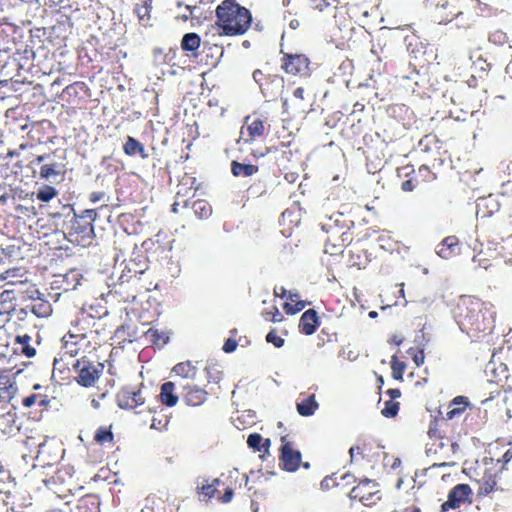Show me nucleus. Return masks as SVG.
<instances>
[{"mask_svg": "<svg viewBox=\"0 0 512 512\" xmlns=\"http://www.w3.org/2000/svg\"><path fill=\"white\" fill-rule=\"evenodd\" d=\"M17 388L8 371H0V391H3L8 398L13 397Z\"/></svg>", "mask_w": 512, "mask_h": 512, "instance_id": "nucleus-37", "label": "nucleus"}, {"mask_svg": "<svg viewBox=\"0 0 512 512\" xmlns=\"http://www.w3.org/2000/svg\"><path fill=\"white\" fill-rule=\"evenodd\" d=\"M478 483V496L485 497L496 491H504L498 485V473L493 469H486L482 477L477 480Z\"/></svg>", "mask_w": 512, "mask_h": 512, "instance_id": "nucleus-17", "label": "nucleus"}, {"mask_svg": "<svg viewBox=\"0 0 512 512\" xmlns=\"http://www.w3.org/2000/svg\"><path fill=\"white\" fill-rule=\"evenodd\" d=\"M146 336L154 345L163 346L169 342L167 333L156 328H150L146 332Z\"/></svg>", "mask_w": 512, "mask_h": 512, "instance_id": "nucleus-44", "label": "nucleus"}, {"mask_svg": "<svg viewBox=\"0 0 512 512\" xmlns=\"http://www.w3.org/2000/svg\"><path fill=\"white\" fill-rule=\"evenodd\" d=\"M406 369V363L400 361L396 355L391 357V375L395 380H403V374Z\"/></svg>", "mask_w": 512, "mask_h": 512, "instance_id": "nucleus-47", "label": "nucleus"}, {"mask_svg": "<svg viewBox=\"0 0 512 512\" xmlns=\"http://www.w3.org/2000/svg\"><path fill=\"white\" fill-rule=\"evenodd\" d=\"M179 205H182L183 207H186L188 205V200L187 198H177V196L175 195V201L174 203L172 204L171 206V211L176 213L178 211V206Z\"/></svg>", "mask_w": 512, "mask_h": 512, "instance_id": "nucleus-62", "label": "nucleus"}, {"mask_svg": "<svg viewBox=\"0 0 512 512\" xmlns=\"http://www.w3.org/2000/svg\"><path fill=\"white\" fill-rule=\"evenodd\" d=\"M0 280L7 284H23L26 281L25 273L20 268L7 269L0 273Z\"/></svg>", "mask_w": 512, "mask_h": 512, "instance_id": "nucleus-36", "label": "nucleus"}, {"mask_svg": "<svg viewBox=\"0 0 512 512\" xmlns=\"http://www.w3.org/2000/svg\"><path fill=\"white\" fill-rule=\"evenodd\" d=\"M472 494V489L468 484H458L454 486L449 494L447 500L441 505V511L446 512L449 509L460 508L462 504L471 502L469 499Z\"/></svg>", "mask_w": 512, "mask_h": 512, "instance_id": "nucleus-15", "label": "nucleus"}, {"mask_svg": "<svg viewBox=\"0 0 512 512\" xmlns=\"http://www.w3.org/2000/svg\"><path fill=\"white\" fill-rule=\"evenodd\" d=\"M47 402L48 401L45 396H39L37 394H30L22 399V405L24 407H31L36 403L40 406H44L47 404Z\"/></svg>", "mask_w": 512, "mask_h": 512, "instance_id": "nucleus-51", "label": "nucleus"}, {"mask_svg": "<svg viewBox=\"0 0 512 512\" xmlns=\"http://www.w3.org/2000/svg\"><path fill=\"white\" fill-rule=\"evenodd\" d=\"M428 435H429L430 438H436V439L440 438V435H439L438 430H437V422H436V420H434L432 422L431 426L429 427Z\"/></svg>", "mask_w": 512, "mask_h": 512, "instance_id": "nucleus-64", "label": "nucleus"}, {"mask_svg": "<svg viewBox=\"0 0 512 512\" xmlns=\"http://www.w3.org/2000/svg\"><path fill=\"white\" fill-rule=\"evenodd\" d=\"M158 398L162 404L172 407L178 401V395L175 392V384L172 381H166L160 385V394H158Z\"/></svg>", "mask_w": 512, "mask_h": 512, "instance_id": "nucleus-27", "label": "nucleus"}, {"mask_svg": "<svg viewBox=\"0 0 512 512\" xmlns=\"http://www.w3.org/2000/svg\"><path fill=\"white\" fill-rule=\"evenodd\" d=\"M215 24L220 35L245 34L252 24L251 11L236 0H222L215 9Z\"/></svg>", "mask_w": 512, "mask_h": 512, "instance_id": "nucleus-2", "label": "nucleus"}, {"mask_svg": "<svg viewBox=\"0 0 512 512\" xmlns=\"http://www.w3.org/2000/svg\"><path fill=\"white\" fill-rule=\"evenodd\" d=\"M280 462L282 468L287 472L297 471L302 463V454L294 449L288 436L281 437Z\"/></svg>", "mask_w": 512, "mask_h": 512, "instance_id": "nucleus-14", "label": "nucleus"}, {"mask_svg": "<svg viewBox=\"0 0 512 512\" xmlns=\"http://www.w3.org/2000/svg\"><path fill=\"white\" fill-rule=\"evenodd\" d=\"M82 275L77 270H71L63 276V290H74L80 284Z\"/></svg>", "mask_w": 512, "mask_h": 512, "instance_id": "nucleus-42", "label": "nucleus"}, {"mask_svg": "<svg viewBox=\"0 0 512 512\" xmlns=\"http://www.w3.org/2000/svg\"><path fill=\"white\" fill-rule=\"evenodd\" d=\"M237 341L234 337H230L226 339V341L223 344L222 350L226 353L234 352L237 348Z\"/></svg>", "mask_w": 512, "mask_h": 512, "instance_id": "nucleus-59", "label": "nucleus"}, {"mask_svg": "<svg viewBox=\"0 0 512 512\" xmlns=\"http://www.w3.org/2000/svg\"><path fill=\"white\" fill-rule=\"evenodd\" d=\"M469 404L470 402L467 396H456L449 403L446 417L448 419H455V417H460L466 411V408L469 406Z\"/></svg>", "mask_w": 512, "mask_h": 512, "instance_id": "nucleus-26", "label": "nucleus"}, {"mask_svg": "<svg viewBox=\"0 0 512 512\" xmlns=\"http://www.w3.org/2000/svg\"><path fill=\"white\" fill-rule=\"evenodd\" d=\"M247 191L252 195H261L266 192V185L265 183L259 181L257 183L251 184Z\"/></svg>", "mask_w": 512, "mask_h": 512, "instance_id": "nucleus-57", "label": "nucleus"}, {"mask_svg": "<svg viewBox=\"0 0 512 512\" xmlns=\"http://www.w3.org/2000/svg\"><path fill=\"white\" fill-rule=\"evenodd\" d=\"M258 170H259V167L254 164L241 163L236 160H233L231 162V173L236 177H239V176L248 177V176H251V175L257 173Z\"/></svg>", "mask_w": 512, "mask_h": 512, "instance_id": "nucleus-33", "label": "nucleus"}, {"mask_svg": "<svg viewBox=\"0 0 512 512\" xmlns=\"http://www.w3.org/2000/svg\"><path fill=\"white\" fill-rule=\"evenodd\" d=\"M460 329L470 337L479 339L494 329L495 312L475 296H462L454 310Z\"/></svg>", "mask_w": 512, "mask_h": 512, "instance_id": "nucleus-1", "label": "nucleus"}, {"mask_svg": "<svg viewBox=\"0 0 512 512\" xmlns=\"http://www.w3.org/2000/svg\"><path fill=\"white\" fill-rule=\"evenodd\" d=\"M350 497L365 506H372L381 500L382 494L377 482L363 479L350 490Z\"/></svg>", "mask_w": 512, "mask_h": 512, "instance_id": "nucleus-12", "label": "nucleus"}, {"mask_svg": "<svg viewBox=\"0 0 512 512\" xmlns=\"http://www.w3.org/2000/svg\"><path fill=\"white\" fill-rule=\"evenodd\" d=\"M399 402L389 399L384 402V407L381 410L383 417H394L399 411Z\"/></svg>", "mask_w": 512, "mask_h": 512, "instance_id": "nucleus-50", "label": "nucleus"}, {"mask_svg": "<svg viewBox=\"0 0 512 512\" xmlns=\"http://www.w3.org/2000/svg\"><path fill=\"white\" fill-rule=\"evenodd\" d=\"M408 353L412 356V359L416 366H421L424 363L425 355L422 349L410 348Z\"/></svg>", "mask_w": 512, "mask_h": 512, "instance_id": "nucleus-56", "label": "nucleus"}, {"mask_svg": "<svg viewBox=\"0 0 512 512\" xmlns=\"http://www.w3.org/2000/svg\"><path fill=\"white\" fill-rule=\"evenodd\" d=\"M290 106L296 114H307L311 111L312 104L306 97V92L303 87H298L294 90L290 100Z\"/></svg>", "mask_w": 512, "mask_h": 512, "instance_id": "nucleus-22", "label": "nucleus"}, {"mask_svg": "<svg viewBox=\"0 0 512 512\" xmlns=\"http://www.w3.org/2000/svg\"><path fill=\"white\" fill-rule=\"evenodd\" d=\"M464 15L466 16L465 20L460 22L458 26L468 28L474 22V12L461 10L459 0H446L443 4L437 5L434 12V19L442 24L448 23L453 19H459Z\"/></svg>", "mask_w": 512, "mask_h": 512, "instance_id": "nucleus-6", "label": "nucleus"}, {"mask_svg": "<svg viewBox=\"0 0 512 512\" xmlns=\"http://www.w3.org/2000/svg\"><path fill=\"white\" fill-rule=\"evenodd\" d=\"M100 499L95 494L81 497L76 505V512H100Z\"/></svg>", "mask_w": 512, "mask_h": 512, "instance_id": "nucleus-28", "label": "nucleus"}, {"mask_svg": "<svg viewBox=\"0 0 512 512\" xmlns=\"http://www.w3.org/2000/svg\"><path fill=\"white\" fill-rule=\"evenodd\" d=\"M86 318H82V319H79L74 325H73V329L72 330H69V332H74V333H86L88 335V332L84 329V327H82V324H85L86 322Z\"/></svg>", "mask_w": 512, "mask_h": 512, "instance_id": "nucleus-60", "label": "nucleus"}, {"mask_svg": "<svg viewBox=\"0 0 512 512\" xmlns=\"http://www.w3.org/2000/svg\"><path fill=\"white\" fill-rule=\"evenodd\" d=\"M123 150L127 156H135L138 154L143 159L148 158V154L145 151L143 143L132 136H128L126 138V142L123 145Z\"/></svg>", "mask_w": 512, "mask_h": 512, "instance_id": "nucleus-30", "label": "nucleus"}, {"mask_svg": "<svg viewBox=\"0 0 512 512\" xmlns=\"http://www.w3.org/2000/svg\"><path fill=\"white\" fill-rule=\"evenodd\" d=\"M322 229L326 232L324 242L327 254L339 255L353 241V232L345 223H341L339 217H328L327 221L322 223Z\"/></svg>", "mask_w": 512, "mask_h": 512, "instance_id": "nucleus-3", "label": "nucleus"}, {"mask_svg": "<svg viewBox=\"0 0 512 512\" xmlns=\"http://www.w3.org/2000/svg\"><path fill=\"white\" fill-rule=\"evenodd\" d=\"M62 341L64 354H69L71 357L77 356L90 342L86 333L74 332H68L65 334Z\"/></svg>", "mask_w": 512, "mask_h": 512, "instance_id": "nucleus-16", "label": "nucleus"}, {"mask_svg": "<svg viewBox=\"0 0 512 512\" xmlns=\"http://www.w3.org/2000/svg\"><path fill=\"white\" fill-rule=\"evenodd\" d=\"M32 342L33 340L28 334H18L14 338V349L26 357H33L36 354V349L32 345Z\"/></svg>", "mask_w": 512, "mask_h": 512, "instance_id": "nucleus-25", "label": "nucleus"}, {"mask_svg": "<svg viewBox=\"0 0 512 512\" xmlns=\"http://www.w3.org/2000/svg\"><path fill=\"white\" fill-rule=\"evenodd\" d=\"M233 497V490L230 487H226L224 489V494L220 497H218L219 501L222 503H228L232 500Z\"/></svg>", "mask_w": 512, "mask_h": 512, "instance_id": "nucleus-61", "label": "nucleus"}, {"mask_svg": "<svg viewBox=\"0 0 512 512\" xmlns=\"http://www.w3.org/2000/svg\"><path fill=\"white\" fill-rule=\"evenodd\" d=\"M290 292H288L283 286L281 287H275L274 288V295L279 298H286L288 300V295Z\"/></svg>", "mask_w": 512, "mask_h": 512, "instance_id": "nucleus-63", "label": "nucleus"}, {"mask_svg": "<svg viewBox=\"0 0 512 512\" xmlns=\"http://www.w3.org/2000/svg\"><path fill=\"white\" fill-rule=\"evenodd\" d=\"M319 409V402L316 399L315 394L305 396L303 399L297 402V411L299 415L303 417H310Z\"/></svg>", "mask_w": 512, "mask_h": 512, "instance_id": "nucleus-29", "label": "nucleus"}, {"mask_svg": "<svg viewBox=\"0 0 512 512\" xmlns=\"http://www.w3.org/2000/svg\"><path fill=\"white\" fill-rule=\"evenodd\" d=\"M489 41L494 45H504L508 42L507 33L501 29H496L489 34Z\"/></svg>", "mask_w": 512, "mask_h": 512, "instance_id": "nucleus-52", "label": "nucleus"}, {"mask_svg": "<svg viewBox=\"0 0 512 512\" xmlns=\"http://www.w3.org/2000/svg\"><path fill=\"white\" fill-rule=\"evenodd\" d=\"M198 188L196 178L185 173L177 184L176 196L177 198H187L193 195L194 191Z\"/></svg>", "mask_w": 512, "mask_h": 512, "instance_id": "nucleus-23", "label": "nucleus"}, {"mask_svg": "<svg viewBox=\"0 0 512 512\" xmlns=\"http://www.w3.org/2000/svg\"><path fill=\"white\" fill-rule=\"evenodd\" d=\"M266 341L268 343L273 344L277 348H281L285 340L280 335H278L277 331L275 329H272L267 335H266Z\"/></svg>", "mask_w": 512, "mask_h": 512, "instance_id": "nucleus-54", "label": "nucleus"}, {"mask_svg": "<svg viewBox=\"0 0 512 512\" xmlns=\"http://www.w3.org/2000/svg\"><path fill=\"white\" fill-rule=\"evenodd\" d=\"M208 397V392L197 385L186 384L182 386L181 398L186 405L199 406L203 404Z\"/></svg>", "mask_w": 512, "mask_h": 512, "instance_id": "nucleus-18", "label": "nucleus"}, {"mask_svg": "<svg viewBox=\"0 0 512 512\" xmlns=\"http://www.w3.org/2000/svg\"><path fill=\"white\" fill-rule=\"evenodd\" d=\"M153 0H142L135 6V12L141 23L148 25L151 20Z\"/></svg>", "mask_w": 512, "mask_h": 512, "instance_id": "nucleus-35", "label": "nucleus"}, {"mask_svg": "<svg viewBox=\"0 0 512 512\" xmlns=\"http://www.w3.org/2000/svg\"><path fill=\"white\" fill-rule=\"evenodd\" d=\"M397 174L398 176L412 174L408 179L401 182L400 187L404 192L425 188L428 184L437 180V174L427 165H421L416 171L412 165H405L397 169Z\"/></svg>", "mask_w": 512, "mask_h": 512, "instance_id": "nucleus-5", "label": "nucleus"}, {"mask_svg": "<svg viewBox=\"0 0 512 512\" xmlns=\"http://www.w3.org/2000/svg\"><path fill=\"white\" fill-rule=\"evenodd\" d=\"M172 372L185 379H194L197 368L190 361L179 362L173 366Z\"/></svg>", "mask_w": 512, "mask_h": 512, "instance_id": "nucleus-34", "label": "nucleus"}, {"mask_svg": "<svg viewBox=\"0 0 512 512\" xmlns=\"http://www.w3.org/2000/svg\"><path fill=\"white\" fill-rule=\"evenodd\" d=\"M280 68L290 77L308 79L312 75L311 60L303 52H285L280 49Z\"/></svg>", "mask_w": 512, "mask_h": 512, "instance_id": "nucleus-4", "label": "nucleus"}, {"mask_svg": "<svg viewBox=\"0 0 512 512\" xmlns=\"http://www.w3.org/2000/svg\"><path fill=\"white\" fill-rule=\"evenodd\" d=\"M200 45L201 38L196 32L185 33L180 41V48L191 57H196Z\"/></svg>", "mask_w": 512, "mask_h": 512, "instance_id": "nucleus-24", "label": "nucleus"}, {"mask_svg": "<svg viewBox=\"0 0 512 512\" xmlns=\"http://www.w3.org/2000/svg\"><path fill=\"white\" fill-rule=\"evenodd\" d=\"M174 504L168 498L151 494L145 499L142 512H173Z\"/></svg>", "mask_w": 512, "mask_h": 512, "instance_id": "nucleus-20", "label": "nucleus"}, {"mask_svg": "<svg viewBox=\"0 0 512 512\" xmlns=\"http://www.w3.org/2000/svg\"><path fill=\"white\" fill-rule=\"evenodd\" d=\"M57 190L51 185L45 184L36 192V198L41 202H48L57 195Z\"/></svg>", "mask_w": 512, "mask_h": 512, "instance_id": "nucleus-48", "label": "nucleus"}, {"mask_svg": "<svg viewBox=\"0 0 512 512\" xmlns=\"http://www.w3.org/2000/svg\"><path fill=\"white\" fill-rule=\"evenodd\" d=\"M176 48H170L166 54H163V50L158 48V50H154V57H162V63L171 64V60L176 55Z\"/></svg>", "mask_w": 512, "mask_h": 512, "instance_id": "nucleus-55", "label": "nucleus"}, {"mask_svg": "<svg viewBox=\"0 0 512 512\" xmlns=\"http://www.w3.org/2000/svg\"><path fill=\"white\" fill-rule=\"evenodd\" d=\"M308 304L310 303L300 299V295L298 293H289L288 301L284 303L283 309L286 314L295 315L304 310Z\"/></svg>", "mask_w": 512, "mask_h": 512, "instance_id": "nucleus-31", "label": "nucleus"}, {"mask_svg": "<svg viewBox=\"0 0 512 512\" xmlns=\"http://www.w3.org/2000/svg\"><path fill=\"white\" fill-rule=\"evenodd\" d=\"M120 409H136L145 404L146 397L142 386H123L116 394Z\"/></svg>", "mask_w": 512, "mask_h": 512, "instance_id": "nucleus-13", "label": "nucleus"}, {"mask_svg": "<svg viewBox=\"0 0 512 512\" xmlns=\"http://www.w3.org/2000/svg\"><path fill=\"white\" fill-rule=\"evenodd\" d=\"M13 293L8 290H4L0 293V316L8 315L14 310V304L12 302Z\"/></svg>", "mask_w": 512, "mask_h": 512, "instance_id": "nucleus-43", "label": "nucleus"}, {"mask_svg": "<svg viewBox=\"0 0 512 512\" xmlns=\"http://www.w3.org/2000/svg\"><path fill=\"white\" fill-rule=\"evenodd\" d=\"M96 216L95 209H86L81 214L75 215L71 221L69 235L74 237L77 243L85 245V242L92 239L94 235L93 222Z\"/></svg>", "mask_w": 512, "mask_h": 512, "instance_id": "nucleus-7", "label": "nucleus"}, {"mask_svg": "<svg viewBox=\"0 0 512 512\" xmlns=\"http://www.w3.org/2000/svg\"><path fill=\"white\" fill-rule=\"evenodd\" d=\"M149 412L154 414L151 429L158 432L167 430V427L169 426V418L165 414H156L153 408H149Z\"/></svg>", "mask_w": 512, "mask_h": 512, "instance_id": "nucleus-45", "label": "nucleus"}, {"mask_svg": "<svg viewBox=\"0 0 512 512\" xmlns=\"http://www.w3.org/2000/svg\"><path fill=\"white\" fill-rule=\"evenodd\" d=\"M267 118L262 115H249L244 118V123L240 129L238 143L252 144L258 139L264 137L267 128Z\"/></svg>", "mask_w": 512, "mask_h": 512, "instance_id": "nucleus-10", "label": "nucleus"}, {"mask_svg": "<svg viewBox=\"0 0 512 512\" xmlns=\"http://www.w3.org/2000/svg\"><path fill=\"white\" fill-rule=\"evenodd\" d=\"M96 444L105 447H113L115 445L114 434L111 426H101L94 434Z\"/></svg>", "mask_w": 512, "mask_h": 512, "instance_id": "nucleus-32", "label": "nucleus"}, {"mask_svg": "<svg viewBox=\"0 0 512 512\" xmlns=\"http://www.w3.org/2000/svg\"><path fill=\"white\" fill-rule=\"evenodd\" d=\"M262 316L265 320L278 323L284 320V316L281 314L277 306H272L271 309H265L262 311Z\"/></svg>", "mask_w": 512, "mask_h": 512, "instance_id": "nucleus-49", "label": "nucleus"}, {"mask_svg": "<svg viewBox=\"0 0 512 512\" xmlns=\"http://www.w3.org/2000/svg\"><path fill=\"white\" fill-rule=\"evenodd\" d=\"M437 143V136L428 134L425 135L420 141H419V148L423 152H429L431 150V145H436Z\"/></svg>", "mask_w": 512, "mask_h": 512, "instance_id": "nucleus-53", "label": "nucleus"}, {"mask_svg": "<svg viewBox=\"0 0 512 512\" xmlns=\"http://www.w3.org/2000/svg\"><path fill=\"white\" fill-rule=\"evenodd\" d=\"M321 325V318L315 309L306 310L299 320V331L304 335H312Z\"/></svg>", "mask_w": 512, "mask_h": 512, "instance_id": "nucleus-21", "label": "nucleus"}, {"mask_svg": "<svg viewBox=\"0 0 512 512\" xmlns=\"http://www.w3.org/2000/svg\"><path fill=\"white\" fill-rule=\"evenodd\" d=\"M89 91L88 86L84 82H75L68 85L63 93L68 95L70 98H80V93L87 94Z\"/></svg>", "mask_w": 512, "mask_h": 512, "instance_id": "nucleus-46", "label": "nucleus"}, {"mask_svg": "<svg viewBox=\"0 0 512 512\" xmlns=\"http://www.w3.org/2000/svg\"><path fill=\"white\" fill-rule=\"evenodd\" d=\"M498 462L502 463V469H512V450L506 451L502 459H499Z\"/></svg>", "mask_w": 512, "mask_h": 512, "instance_id": "nucleus-58", "label": "nucleus"}, {"mask_svg": "<svg viewBox=\"0 0 512 512\" xmlns=\"http://www.w3.org/2000/svg\"><path fill=\"white\" fill-rule=\"evenodd\" d=\"M253 79L259 85L262 95L269 101L276 100L284 89V78L277 74L265 75L261 70H255Z\"/></svg>", "mask_w": 512, "mask_h": 512, "instance_id": "nucleus-11", "label": "nucleus"}, {"mask_svg": "<svg viewBox=\"0 0 512 512\" xmlns=\"http://www.w3.org/2000/svg\"><path fill=\"white\" fill-rule=\"evenodd\" d=\"M223 484L220 479H214L212 483L203 484L201 486H197V493L202 495L204 499H210L218 493V487Z\"/></svg>", "mask_w": 512, "mask_h": 512, "instance_id": "nucleus-41", "label": "nucleus"}, {"mask_svg": "<svg viewBox=\"0 0 512 512\" xmlns=\"http://www.w3.org/2000/svg\"><path fill=\"white\" fill-rule=\"evenodd\" d=\"M247 444L254 451H268L270 440H264L260 434L254 433L248 436Z\"/></svg>", "mask_w": 512, "mask_h": 512, "instance_id": "nucleus-40", "label": "nucleus"}, {"mask_svg": "<svg viewBox=\"0 0 512 512\" xmlns=\"http://www.w3.org/2000/svg\"><path fill=\"white\" fill-rule=\"evenodd\" d=\"M192 210L199 219L208 218L212 213L210 203L205 199H197L192 203Z\"/></svg>", "mask_w": 512, "mask_h": 512, "instance_id": "nucleus-38", "label": "nucleus"}, {"mask_svg": "<svg viewBox=\"0 0 512 512\" xmlns=\"http://www.w3.org/2000/svg\"><path fill=\"white\" fill-rule=\"evenodd\" d=\"M64 156L57 157L56 151L53 153L37 156L33 162L40 166L39 175L47 181H55L57 178H63L66 174V163Z\"/></svg>", "mask_w": 512, "mask_h": 512, "instance_id": "nucleus-8", "label": "nucleus"}, {"mask_svg": "<svg viewBox=\"0 0 512 512\" xmlns=\"http://www.w3.org/2000/svg\"><path fill=\"white\" fill-rule=\"evenodd\" d=\"M72 366L77 374L75 376L77 383L84 387L93 386L103 371L102 364L90 360L87 356L75 360Z\"/></svg>", "mask_w": 512, "mask_h": 512, "instance_id": "nucleus-9", "label": "nucleus"}, {"mask_svg": "<svg viewBox=\"0 0 512 512\" xmlns=\"http://www.w3.org/2000/svg\"><path fill=\"white\" fill-rule=\"evenodd\" d=\"M461 253V242L458 236H446L436 247V254L449 260Z\"/></svg>", "mask_w": 512, "mask_h": 512, "instance_id": "nucleus-19", "label": "nucleus"}, {"mask_svg": "<svg viewBox=\"0 0 512 512\" xmlns=\"http://www.w3.org/2000/svg\"><path fill=\"white\" fill-rule=\"evenodd\" d=\"M30 310L37 317H47L52 312L50 303L40 298L32 302Z\"/></svg>", "mask_w": 512, "mask_h": 512, "instance_id": "nucleus-39", "label": "nucleus"}]
</instances>
